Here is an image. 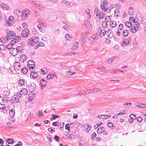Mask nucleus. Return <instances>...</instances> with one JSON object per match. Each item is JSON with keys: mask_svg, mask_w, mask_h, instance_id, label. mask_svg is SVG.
<instances>
[{"mask_svg": "<svg viewBox=\"0 0 146 146\" xmlns=\"http://www.w3.org/2000/svg\"><path fill=\"white\" fill-rule=\"evenodd\" d=\"M22 97L21 92H18L11 98V102L12 103L19 102L22 100Z\"/></svg>", "mask_w": 146, "mask_h": 146, "instance_id": "obj_1", "label": "nucleus"}, {"mask_svg": "<svg viewBox=\"0 0 146 146\" xmlns=\"http://www.w3.org/2000/svg\"><path fill=\"white\" fill-rule=\"evenodd\" d=\"M7 36L9 39V40H11L13 38V37H15L16 36V33L13 31H9L7 33Z\"/></svg>", "mask_w": 146, "mask_h": 146, "instance_id": "obj_2", "label": "nucleus"}, {"mask_svg": "<svg viewBox=\"0 0 146 146\" xmlns=\"http://www.w3.org/2000/svg\"><path fill=\"white\" fill-rule=\"evenodd\" d=\"M125 29L124 25L122 24H120L118 27V30L117 31V35L120 36L121 34V33Z\"/></svg>", "mask_w": 146, "mask_h": 146, "instance_id": "obj_3", "label": "nucleus"}, {"mask_svg": "<svg viewBox=\"0 0 146 146\" xmlns=\"http://www.w3.org/2000/svg\"><path fill=\"white\" fill-rule=\"evenodd\" d=\"M29 35V31L27 28L23 30L21 33V36L24 38H27Z\"/></svg>", "mask_w": 146, "mask_h": 146, "instance_id": "obj_4", "label": "nucleus"}, {"mask_svg": "<svg viewBox=\"0 0 146 146\" xmlns=\"http://www.w3.org/2000/svg\"><path fill=\"white\" fill-rule=\"evenodd\" d=\"M28 86L29 89L31 92H33L36 90V85L35 84H34L33 82H31Z\"/></svg>", "mask_w": 146, "mask_h": 146, "instance_id": "obj_5", "label": "nucleus"}, {"mask_svg": "<svg viewBox=\"0 0 146 146\" xmlns=\"http://www.w3.org/2000/svg\"><path fill=\"white\" fill-rule=\"evenodd\" d=\"M87 37V33L85 32L82 33V36L80 37L79 39V40L80 42L82 43L83 44L84 42H85L84 40L86 39Z\"/></svg>", "mask_w": 146, "mask_h": 146, "instance_id": "obj_6", "label": "nucleus"}, {"mask_svg": "<svg viewBox=\"0 0 146 146\" xmlns=\"http://www.w3.org/2000/svg\"><path fill=\"white\" fill-rule=\"evenodd\" d=\"M91 26L90 23L88 21H85L82 24V27L85 29H88L90 28Z\"/></svg>", "mask_w": 146, "mask_h": 146, "instance_id": "obj_7", "label": "nucleus"}, {"mask_svg": "<svg viewBox=\"0 0 146 146\" xmlns=\"http://www.w3.org/2000/svg\"><path fill=\"white\" fill-rule=\"evenodd\" d=\"M14 19L13 17H9L8 19L9 21H7V24H6V25L7 24V25L9 27L11 26L12 25V24L14 23Z\"/></svg>", "mask_w": 146, "mask_h": 146, "instance_id": "obj_8", "label": "nucleus"}, {"mask_svg": "<svg viewBox=\"0 0 146 146\" xmlns=\"http://www.w3.org/2000/svg\"><path fill=\"white\" fill-rule=\"evenodd\" d=\"M105 16V14L103 13H100V15L95 17L96 19L99 21H101L102 19H103Z\"/></svg>", "mask_w": 146, "mask_h": 146, "instance_id": "obj_9", "label": "nucleus"}, {"mask_svg": "<svg viewBox=\"0 0 146 146\" xmlns=\"http://www.w3.org/2000/svg\"><path fill=\"white\" fill-rule=\"evenodd\" d=\"M14 67L16 71L20 70L21 68L20 63L18 62H15L14 64Z\"/></svg>", "mask_w": 146, "mask_h": 146, "instance_id": "obj_10", "label": "nucleus"}, {"mask_svg": "<svg viewBox=\"0 0 146 146\" xmlns=\"http://www.w3.org/2000/svg\"><path fill=\"white\" fill-rule=\"evenodd\" d=\"M139 24H136L134 25L133 27V26L131 27L129 29L131 30L133 33H135L137 31V30L138 29V27H139Z\"/></svg>", "mask_w": 146, "mask_h": 146, "instance_id": "obj_11", "label": "nucleus"}, {"mask_svg": "<svg viewBox=\"0 0 146 146\" xmlns=\"http://www.w3.org/2000/svg\"><path fill=\"white\" fill-rule=\"evenodd\" d=\"M47 82L46 81L44 80L43 79H41L40 81V86L41 89H42L44 87H45Z\"/></svg>", "mask_w": 146, "mask_h": 146, "instance_id": "obj_12", "label": "nucleus"}, {"mask_svg": "<svg viewBox=\"0 0 146 146\" xmlns=\"http://www.w3.org/2000/svg\"><path fill=\"white\" fill-rule=\"evenodd\" d=\"M106 34L109 38H112L113 36V31L111 30H108L106 31Z\"/></svg>", "mask_w": 146, "mask_h": 146, "instance_id": "obj_13", "label": "nucleus"}, {"mask_svg": "<svg viewBox=\"0 0 146 146\" xmlns=\"http://www.w3.org/2000/svg\"><path fill=\"white\" fill-rule=\"evenodd\" d=\"M131 42V38H129L128 39H125L123 42V43L122 44L123 45V46L124 45L127 46H129Z\"/></svg>", "mask_w": 146, "mask_h": 146, "instance_id": "obj_14", "label": "nucleus"}, {"mask_svg": "<svg viewBox=\"0 0 146 146\" xmlns=\"http://www.w3.org/2000/svg\"><path fill=\"white\" fill-rule=\"evenodd\" d=\"M9 113L10 117L13 118L15 115V110L13 108H12L9 110Z\"/></svg>", "mask_w": 146, "mask_h": 146, "instance_id": "obj_15", "label": "nucleus"}, {"mask_svg": "<svg viewBox=\"0 0 146 146\" xmlns=\"http://www.w3.org/2000/svg\"><path fill=\"white\" fill-rule=\"evenodd\" d=\"M27 58V56L24 54H22L20 56V61L21 62H24Z\"/></svg>", "mask_w": 146, "mask_h": 146, "instance_id": "obj_16", "label": "nucleus"}, {"mask_svg": "<svg viewBox=\"0 0 146 146\" xmlns=\"http://www.w3.org/2000/svg\"><path fill=\"white\" fill-rule=\"evenodd\" d=\"M21 38V37L20 36H17L16 37L11 41V43H13V44H15L20 40Z\"/></svg>", "mask_w": 146, "mask_h": 146, "instance_id": "obj_17", "label": "nucleus"}, {"mask_svg": "<svg viewBox=\"0 0 146 146\" xmlns=\"http://www.w3.org/2000/svg\"><path fill=\"white\" fill-rule=\"evenodd\" d=\"M9 40V39L7 36L5 37L1 38L0 39L1 42L3 43L6 42L7 41Z\"/></svg>", "mask_w": 146, "mask_h": 146, "instance_id": "obj_18", "label": "nucleus"}, {"mask_svg": "<svg viewBox=\"0 0 146 146\" xmlns=\"http://www.w3.org/2000/svg\"><path fill=\"white\" fill-rule=\"evenodd\" d=\"M11 51V53L13 56H15L18 54L16 48H13V49H12Z\"/></svg>", "mask_w": 146, "mask_h": 146, "instance_id": "obj_19", "label": "nucleus"}, {"mask_svg": "<svg viewBox=\"0 0 146 146\" xmlns=\"http://www.w3.org/2000/svg\"><path fill=\"white\" fill-rule=\"evenodd\" d=\"M105 129L104 127H101L99 128L97 131V132L98 134H100L104 132L105 131Z\"/></svg>", "mask_w": 146, "mask_h": 146, "instance_id": "obj_20", "label": "nucleus"}, {"mask_svg": "<svg viewBox=\"0 0 146 146\" xmlns=\"http://www.w3.org/2000/svg\"><path fill=\"white\" fill-rule=\"evenodd\" d=\"M99 38V37L97 34L93 35L91 37V39H92L93 41H94L98 40Z\"/></svg>", "mask_w": 146, "mask_h": 146, "instance_id": "obj_21", "label": "nucleus"}, {"mask_svg": "<svg viewBox=\"0 0 146 146\" xmlns=\"http://www.w3.org/2000/svg\"><path fill=\"white\" fill-rule=\"evenodd\" d=\"M129 31L127 29H125L123 30L122 33H121V34H122V35L124 36H127L128 34Z\"/></svg>", "mask_w": 146, "mask_h": 146, "instance_id": "obj_22", "label": "nucleus"}, {"mask_svg": "<svg viewBox=\"0 0 146 146\" xmlns=\"http://www.w3.org/2000/svg\"><path fill=\"white\" fill-rule=\"evenodd\" d=\"M38 74L35 71L31 72L30 73V76L31 77H32V78H35L38 76Z\"/></svg>", "mask_w": 146, "mask_h": 146, "instance_id": "obj_23", "label": "nucleus"}, {"mask_svg": "<svg viewBox=\"0 0 146 146\" xmlns=\"http://www.w3.org/2000/svg\"><path fill=\"white\" fill-rule=\"evenodd\" d=\"M20 92H21V96L23 94L24 95H26L27 94H28L27 90L25 88H22Z\"/></svg>", "mask_w": 146, "mask_h": 146, "instance_id": "obj_24", "label": "nucleus"}, {"mask_svg": "<svg viewBox=\"0 0 146 146\" xmlns=\"http://www.w3.org/2000/svg\"><path fill=\"white\" fill-rule=\"evenodd\" d=\"M1 7L5 10H8L9 9V6L6 4L3 3L1 4Z\"/></svg>", "mask_w": 146, "mask_h": 146, "instance_id": "obj_25", "label": "nucleus"}, {"mask_svg": "<svg viewBox=\"0 0 146 146\" xmlns=\"http://www.w3.org/2000/svg\"><path fill=\"white\" fill-rule=\"evenodd\" d=\"M38 22L39 24L41 26L46 27V26L44 25L43 20L41 18H39L38 19Z\"/></svg>", "mask_w": 146, "mask_h": 146, "instance_id": "obj_26", "label": "nucleus"}, {"mask_svg": "<svg viewBox=\"0 0 146 146\" xmlns=\"http://www.w3.org/2000/svg\"><path fill=\"white\" fill-rule=\"evenodd\" d=\"M28 15L26 14H25V13H22L21 14V19L22 20H25L26 18L28 17Z\"/></svg>", "mask_w": 146, "mask_h": 146, "instance_id": "obj_27", "label": "nucleus"}, {"mask_svg": "<svg viewBox=\"0 0 146 146\" xmlns=\"http://www.w3.org/2000/svg\"><path fill=\"white\" fill-rule=\"evenodd\" d=\"M106 34V31L104 30H101L100 32L99 36L101 37L103 36Z\"/></svg>", "mask_w": 146, "mask_h": 146, "instance_id": "obj_28", "label": "nucleus"}, {"mask_svg": "<svg viewBox=\"0 0 146 146\" xmlns=\"http://www.w3.org/2000/svg\"><path fill=\"white\" fill-rule=\"evenodd\" d=\"M100 7L102 10L104 11H106L108 8L107 5H104L103 6V4H101Z\"/></svg>", "mask_w": 146, "mask_h": 146, "instance_id": "obj_29", "label": "nucleus"}, {"mask_svg": "<svg viewBox=\"0 0 146 146\" xmlns=\"http://www.w3.org/2000/svg\"><path fill=\"white\" fill-rule=\"evenodd\" d=\"M107 126L112 129H113L115 127V125L113 123L110 122L107 123Z\"/></svg>", "mask_w": 146, "mask_h": 146, "instance_id": "obj_30", "label": "nucleus"}, {"mask_svg": "<svg viewBox=\"0 0 146 146\" xmlns=\"http://www.w3.org/2000/svg\"><path fill=\"white\" fill-rule=\"evenodd\" d=\"M35 43L34 42H33L32 38H31L30 39L28 40V44L29 45L31 46H33L35 45Z\"/></svg>", "mask_w": 146, "mask_h": 146, "instance_id": "obj_31", "label": "nucleus"}, {"mask_svg": "<svg viewBox=\"0 0 146 146\" xmlns=\"http://www.w3.org/2000/svg\"><path fill=\"white\" fill-rule=\"evenodd\" d=\"M14 44H13V43H11V41L10 44H7V46L6 48L9 49H13V47Z\"/></svg>", "mask_w": 146, "mask_h": 146, "instance_id": "obj_32", "label": "nucleus"}, {"mask_svg": "<svg viewBox=\"0 0 146 146\" xmlns=\"http://www.w3.org/2000/svg\"><path fill=\"white\" fill-rule=\"evenodd\" d=\"M18 52L20 53H23L24 50L23 49V48L21 46H17L16 48Z\"/></svg>", "mask_w": 146, "mask_h": 146, "instance_id": "obj_33", "label": "nucleus"}, {"mask_svg": "<svg viewBox=\"0 0 146 146\" xmlns=\"http://www.w3.org/2000/svg\"><path fill=\"white\" fill-rule=\"evenodd\" d=\"M28 72L27 68L26 67H23L21 70V73L24 74H26Z\"/></svg>", "mask_w": 146, "mask_h": 146, "instance_id": "obj_34", "label": "nucleus"}, {"mask_svg": "<svg viewBox=\"0 0 146 146\" xmlns=\"http://www.w3.org/2000/svg\"><path fill=\"white\" fill-rule=\"evenodd\" d=\"M117 25V23L115 21H112L110 22V25L111 27H115Z\"/></svg>", "mask_w": 146, "mask_h": 146, "instance_id": "obj_35", "label": "nucleus"}, {"mask_svg": "<svg viewBox=\"0 0 146 146\" xmlns=\"http://www.w3.org/2000/svg\"><path fill=\"white\" fill-rule=\"evenodd\" d=\"M36 7L38 9L40 10H42L44 8L42 5L39 3L36 4Z\"/></svg>", "mask_w": 146, "mask_h": 146, "instance_id": "obj_36", "label": "nucleus"}, {"mask_svg": "<svg viewBox=\"0 0 146 146\" xmlns=\"http://www.w3.org/2000/svg\"><path fill=\"white\" fill-rule=\"evenodd\" d=\"M97 69L98 70H100L101 72H103L105 71L106 68L104 66H102L97 67Z\"/></svg>", "mask_w": 146, "mask_h": 146, "instance_id": "obj_37", "label": "nucleus"}, {"mask_svg": "<svg viewBox=\"0 0 146 146\" xmlns=\"http://www.w3.org/2000/svg\"><path fill=\"white\" fill-rule=\"evenodd\" d=\"M125 24L126 26L128 28H130V29L131 28V27L133 26L130 22L128 21L125 22Z\"/></svg>", "mask_w": 146, "mask_h": 146, "instance_id": "obj_38", "label": "nucleus"}, {"mask_svg": "<svg viewBox=\"0 0 146 146\" xmlns=\"http://www.w3.org/2000/svg\"><path fill=\"white\" fill-rule=\"evenodd\" d=\"M55 75L53 74H50L48 75L47 76V79L48 80H50L53 78Z\"/></svg>", "mask_w": 146, "mask_h": 146, "instance_id": "obj_39", "label": "nucleus"}, {"mask_svg": "<svg viewBox=\"0 0 146 146\" xmlns=\"http://www.w3.org/2000/svg\"><path fill=\"white\" fill-rule=\"evenodd\" d=\"M34 42L36 43L39 41V38L36 36H34L31 38Z\"/></svg>", "mask_w": 146, "mask_h": 146, "instance_id": "obj_40", "label": "nucleus"}, {"mask_svg": "<svg viewBox=\"0 0 146 146\" xmlns=\"http://www.w3.org/2000/svg\"><path fill=\"white\" fill-rule=\"evenodd\" d=\"M120 14V11L118 9H116L114 11V16L118 17Z\"/></svg>", "mask_w": 146, "mask_h": 146, "instance_id": "obj_41", "label": "nucleus"}, {"mask_svg": "<svg viewBox=\"0 0 146 146\" xmlns=\"http://www.w3.org/2000/svg\"><path fill=\"white\" fill-rule=\"evenodd\" d=\"M128 14L130 15H131L134 13V11L133 10L132 7H129V9Z\"/></svg>", "mask_w": 146, "mask_h": 146, "instance_id": "obj_42", "label": "nucleus"}, {"mask_svg": "<svg viewBox=\"0 0 146 146\" xmlns=\"http://www.w3.org/2000/svg\"><path fill=\"white\" fill-rule=\"evenodd\" d=\"M114 59V57H111L109 58L107 61L108 63L110 64L112 63Z\"/></svg>", "mask_w": 146, "mask_h": 146, "instance_id": "obj_43", "label": "nucleus"}, {"mask_svg": "<svg viewBox=\"0 0 146 146\" xmlns=\"http://www.w3.org/2000/svg\"><path fill=\"white\" fill-rule=\"evenodd\" d=\"M30 12V11L29 9H27L24 10L22 12V13H25V14H26L28 15H29Z\"/></svg>", "mask_w": 146, "mask_h": 146, "instance_id": "obj_44", "label": "nucleus"}, {"mask_svg": "<svg viewBox=\"0 0 146 146\" xmlns=\"http://www.w3.org/2000/svg\"><path fill=\"white\" fill-rule=\"evenodd\" d=\"M75 74V72H72L70 70L67 71L66 73V75L69 74L70 76H72L73 74Z\"/></svg>", "mask_w": 146, "mask_h": 146, "instance_id": "obj_45", "label": "nucleus"}, {"mask_svg": "<svg viewBox=\"0 0 146 146\" xmlns=\"http://www.w3.org/2000/svg\"><path fill=\"white\" fill-rule=\"evenodd\" d=\"M19 84L21 86H23L25 85V82L22 79H20L19 81Z\"/></svg>", "mask_w": 146, "mask_h": 146, "instance_id": "obj_46", "label": "nucleus"}, {"mask_svg": "<svg viewBox=\"0 0 146 146\" xmlns=\"http://www.w3.org/2000/svg\"><path fill=\"white\" fill-rule=\"evenodd\" d=\"M6 141L9 144H13L14 143L13 139H12L9 138L7 139Z\"/></svg>", "mask_w": 146, "mask_h": 146, "instance_id": "obj_47", "label": "nucleus"}, {"mask_svg": "<svg viewBox=\"0 0 146 146\" xmlns=\"http://www.w3.org/2000/svg\"><path fill=\"white\" fill-rule=\"evenodd\" d=\"M52 117L50 118V120L51 121L59 117V116L58 115H54L53 114H52Z\"/></svg>", "mask_w": 146, "mask_h": 146, "instance_id": "obj_48", "label": "nucleus"}, {"mask_svg": "<svg viewBox=\"0 0 146 146\" xmlns=\"http://www.w3.org/2000/svg\"><path fill=\"white\" fill-rule=\"evenodd\" d=\"M136 107H140L141 108H146V105L143 104H141L139 105H136Z\"/></svg>", "mask_w": 146, "mask_h": 146, "instance_id": "obj_49", "label": "nucleus"}, {"mask_svg": "<svg viewBox=\"0 0 146 146\" xmlns=\"http://www.w3.org/2000/svg\"><path fill=\"white\" fill-rule=\"evenodd\" d=\"M95 12L96 13V17H97V16L100 15V13H101V12L98 9H96L95 10ZM95 13H94V15H95Z\"/></svg>", "mask_w": 146, "mask_h": 146, "instance_id": "obj_50", "label": "nucleus"}, {"mask_svg": "<svg viewBox=\"0 0 146 146\" xmlns=\"http://www.w3.org/2000/svg\"><path fill=\"white\" fill-rule=\"evenodd\" d=\"M97 117L102 119H107V117H106V115H99L97 116Z\"/></svg>", "mask_w": 146, "mask_h": 146, "instance_id": "obj_51", "label": "nucleus"}, {"mask_svg": "<svg viewBox=\"0 0 146 146\" xmlns=\"http://www.w3.org/2000/svg\"><path fill=\"white\" fill-rule=\"evenodd\" d=\"M105 21H104L108 23L109 21H111V18L109 16H106L105 18Z\"/></svg>", "mask_w": 146, "mask_h": 146, "instance_id": "obj_52", "label": "nucleus"}, {"mask_svg": "<svg viewBox=\"0 0 146 146\" xmlns=\"http://www.w3.org/2000/svg\"><path fill=\"white\" fill-rule=\"evenodd\" d=\"M63 28L64 29L66 30H68L70 29V27L69 25L66 24L63 26Z\"/></svg>", "mask_w": 146, "mask_h": 146, "instance_id": "obj_53", "label": "nucleus"}, {"mask_svg": "<svg viewBox=\"0 0 146 146\" xmlns=\"http://www.w3.org/2000/svg\"><path fill=\"white\" fill-rule=\"evenodd\" d=\"M93 90L94 91V93H96L100 91L101 90L100 88H94Z\"/></svg>", "mask_w": 146, "mask_h": 146, "instance_id": "obj_54", "label": "nucleus"}, {"mask_svg": "<svg viewBox=\"0 0 146 146\" xmlns=\"http://www.w3.org/2000/svg\"><path fill=\"white\" fill-rule=\"evenodd\" d=\"M61 2L67 5H69L71 4V3L70 2L65 0H62V1Z\"/></svg>", "mask_w": 146, "mask_h": 146, "instance_id": "obj_55", "label": "nucleus"}, {"mask_svg": "<svg viewBox=\"0 0 146 146\" xmlns=\"http://www.w3.org/2000/svg\"><path fill=\"white\" fill-rule=\"evenodd\" d=\"M96 134L95 132H94L92 134L91 136V139L92 140V141H93L94 140V138L96 137Z\"/></svg>", "mask_w": 146, "mask_h": 146, "instance_id": "obj_56", "label": "nucleus"}, {"mask_svg": "<svg viewBox=\"0 0 146 146\" xmlns=\"http://www.w3.org/2000/svg\"><path fill=\"white\" fill-rule=\"evenodd\" d=\"M88 66H94L95 65V62H88L87 63Z\"/></svg>", "mask_w": 146, "mask_h": 146, "instance_id": "obj_57", "label": "nucleus"}, {"mask_svg": "<svg viewBox=\"0 0 146 146\" xmlns=\"http://www.w3.org/2000/svg\"><path fill=\"white\" fill-rule=\"evenodd\" d=\"M27 65H31L33 66H35V63L33 61L29 60L28 61Z\"/></svg>", "mask_w": 146, "mask_h": 146, "instance_id": "obj_58", "label": "nucleus"}, {"mask_svg": "<svg viewBox=\"0 0 146 146\" xmlns=\"http://www.w3.org/2000/svg\"><path fill=\"white\" fill-rule=\"evenodd\" d=\"M6 108V106L3 104H0V110H4Z\"/></svg>", "mask_w": 146, "mask_h": 146, "instance_id": "obj_59", "label": "nucleus"}, {"mask_svg": "<svg viewBox=\"0 0 146 146\" xmlns=\"http://www.w3.org/2000/svg\"><path fill=\"white\" fill-rule=\"evenodd\" d=\"M6 47L4 44H1L0 45V52L1 50H3L5 49Z\"/></svg>", "mask_w": 146, "mask_h": 146, "instance_id": "obj_60", "label": "nucleus"}, {"mask_svg": "<svg viewBox=\"0 0 146 146\" xmlns=\"http://www.w3.org/2000/svg\"><path fill=\"white\" fill-rule=\"evenodd\" d=\"M65 38L67 40H70V39L72 37L70 35L68 34H67L65 35Z\"/></svg>", "mask_w": 146, "mask_h": 146, "instance_id": "obj_61", "label": "nucleus"}, {"mask_svg": "<svg viewBox=\"0 0 146 146\" xmlns=\"http://www.w3.org/2000/svg\"><path fill=\"white\" fill-rule=\"evenodd\" d=\"M65 129L68 130V131H70V129L69 124L67 123L65 125Z\"/></svg>", "mask_w": 146, "mask_h": 146, "instance_id": "obj_62", "label": "nucleus"}, {"mask_svg": "<svg viewBox=\"0 0 146 146\" xmlns=\"http://www.w3.org/2000/svg\"><path fill=\"white\" fill-rule=\"evenodd\" d=\"M108 23L105 21H103L102 22V25L104 27H107Z\"/></svg>", "mask_w": 146, "mask_h": 146, "instance_id": "obj_63", "label": "nucleus"}, {"mask_svg": "<svg viewBox=\"0 0 146 146\" xmlns=\"http://www.w3.org/2000/svg\"><path fill=\"white\" fill-rule=\"evenodd\" d=\"M130 117L131 119H135L136 118V117L135 115L133 114H131L130 115Z\"/></svg>", "mask_w": 146, "mask_h": 146, "instance_id": "obj_64", "label": "nucleus"}]
</instances>
